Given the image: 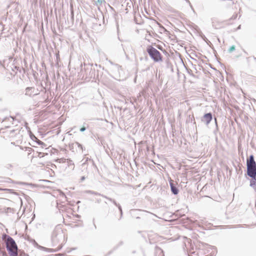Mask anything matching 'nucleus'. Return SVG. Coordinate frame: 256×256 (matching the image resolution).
Instances as JSON below:
<instances>
[{
  "label": "nucleus",
  "instance_id": "nucleus-15",
  "mask_svg": "<svg viewBox=\"0 0 256 256\" xmlns=\"http://www.w3.org/2000/svg\"><path fill=\"white\" fill-rule=\"evenodd\" d=\"M15 132V130H10V134H12V135L10 136H14V134Z\"/></svg>",
  "mask_w": 256,
  "mask_h": 256
},
{
  "label": "nucleus",
  "instance_id": "nucleus-19",
  "mask_svg": "<svg viewBox=\"0 0 256 256\" xmlns=\"http://www.w3.org/2000/svg\"><path fill=\"white\" fill-rule=\"evenodd\" d=\"M8 78H10V77L8 76Z\"/></svg>",
  "mask_w": 256,
  "mask_h": 256
},
{
  "label": "nucleus",
  "instance_id": "nucleus-21",
  "mask_svg": "<svg viewBox=\"0 0 256 256\" xmlns=\"http://www.w3.org/2000/svg\"><path fill=\"white\" fill-rule=\"evenodd\" d=\"M0 190H1V189L0 188Z\"/></svg>",
  "mask_w": 256,
  "mask_h": 256
},
{
  "label": "nucleus",
  "instance_id": "nucleus-13",
  "mask_svg": "<svg viewBox=\"0 0 256 256\" xmlns=\"http://www.w3.org/2000/svg\"><path fill=\"white\" fill-rule=\"evenodd\" d=\"M56 232H61L62 233V228L59 227V226H57L56 228H55V230H54V233Z\"/></svg>",
  "mask_w": 256,
  "mask_h": 256
},
{
  "label": "nucleus",
  "instance_id": "nucleus-5",
  "mask_svg": "<svg viewBox=\"0 0 256 256\" xmlns=\"http://www.w3.org/2000/svg\"><path fill=\"white\" fill-rule=\"evenodd\" d=\"M240 12L239 6L236 4H233L231 7L228 10V15L229 20H236L238 18Z\"/></svg>",
  "mask_w": 256,
  "mask_h": 256
},
{
  "label": "nucleus",
  "instance_id": "nucleus-16",
  "mask_svg": "<svg viewBox=\"0 0 256 256\" xmlns=\"http://www.w3.org/2000/svg\"><path fill=\"white\" fill-rule=\"evenodd\" d=\"M86 130V128L84 127H82L80 128V130L81 132H84V130Z\"/></svg>",
  "mask_w": 256,
  "mask_h": 256
},
{
  "label": "nucleus",
  "instance_id": "nucleus-18",
  "mask_svg": "<svg viewBox=\"0 0 256 256\" xmlns=\"http://www.w3.org/2000/svg\"><path fill=\"white\" fill-rule=\"evenodd\" d=\"M11 144H13V145H15V142H12Z\"/></svg>",
  "mask_w": 256,
  "mask_h": 256
},
{
  "label": "nucleus",
  "instance_id": "nucleus-4",
  "mask_svg": "<svg viewBox=\"0 0 256 256\" xmlns=\"http://www.w3.org/2000/svg\"><path fill=\"white\" fill-rule=\"evenodd\" d=\"M6 245L10 256H16V244L14 240L8 237L6 240Z\"/></svg>",
  "mask_w": 256,
  "mask_h": 256
},
{
  "label": "nucleus",
  "instance_id": "nucleus-12",
  "mask_svg": "<svg viewBox=\"0 0 256 256\" xmlns=\"http://www.w3.org/2000/svg\"><path fill=\"white\" fill-rule=\"evenodd\" d=\"M189 256H198V254L196 252H192L190 253Z\"/></svg>",
  "mask_w": 256,
  "mask_h": 256
},
{
  "label": "nucleus",
  "instance_id": "nucleus-10",
  "mask_svg": "<svg viewBox=\"0 0 256 256\" xmlns=\"http://www.w3.org/2000/svg\"><path fill=\"white\" fill-rule=\"evenodd\" d=\"M250 186L256 191V180L252 179L250 182Z\"/></svg>",
  "mask_w": 256,
  "mask_h": 256
},
{
  "label": "nucleus",
  "instance_id": "nucleus-20",
  "mask_svg": "<svg viewBox=\"0 0 256 256\" xmlns=\"http://www.w3.org/2000/svg\"><path fill=\"white\" fill-rule=\"evenodd\" d=\"M215 121L216 122V118H215Z\"/></svg>",
  "mask_w": 256,
  "mask_h": 256
},
{
  "label": "nucleus",
  "instance_id": "nucleus-1",
  "mask_svg": "<svg viewBox=\"0 0 256 256\" xmlns=\"http://www.w3.org/2000/svg\"><path fill=\"white\" fill-rule=\"evenodd\" d=\"M247 174L254 179L256 180V162L252 155L250 156L246 160Z\"/></svg>",
  "mask_w": 256,
  "mask_h": 256
},
{
  "label": "nucleus",
  "instance_id": "nucleus-3",
  "mask_svg": "<svg viewBox=\"0 0 256 256\" xmlns=\"http://www.w3.org/2000/svg\"><path fill=\"white\" fill-rule=\"evenodd\" d=\"M147 52L154 62H158L162 60L161 54L152 46H150L148 47Z\"/></svg>",
  "mask_w": 256,
  "mask_h": 256
},
{
  "label": "nucleus",
  "instance_id": "nucleus-11",
  "mask_svg": "<svg viewBox=\"0 0 256 256\" xmlns=\"http://www.w3.org/2000/svg\"><path fill=\"white\" fill-rule=\"evenodd\" d=\"M31 136V138H32V140H34V141L36 142H37L38 143V144H40V141L39 140H38V139L37 138H36L34 136V135H32V136Z\"/></svg>",
  "mask_w": 256,
  "mask_h": 256
},
{
  "label": "nucleus",
  "instance_id": "nucleus-8",
  "mask_svg": "<svg viewBox=\"0 0 256 256\" xmlns=\"http://www.w3.org/2000/svg\"><path fill=\"white\" fill-rule=\"evenodd\" d=\"M72 210V212L70 213V215H68V216L70 217V218L74 219V218H80V216L74 210H72V209H70Z\"/></svg>",
  "mask_w": 256,
  "mask_h": 256
},
{
  "label": "nucleus",
  "instance_id": "nucleus-6",
  "mask_svg": "<svg viewBox=\"0 0 256 256\" xmlns=\"http://www.w3.org/2000/svg\"><path fill=\"white\" fill-rule=\"evenodd\" d=\"M179 215V210L176 212V214L169 215V212H166L163 216V218L166 221H172L177 219Z\"/></svg>",
  "mask_w": 256,
  "mask_h": 256
},
{
  "label": "nucleus",
  "instance_id": "nucleus-14",
  "mask_svg": "<svg viewBox=\"0 0 256 256\" xmlns=\"http://www.w3.org/2000/svg\"><path fill=\"white\" fill-rule=\"evenodd\" d=\"M234 50H235V46H232L231 47H230V48H229L228 51H229V52H231L232 51H234Z\"/></svg>",
  "mask_w": 256,
  "mask_h": 256
},
{
  "label": "nucleus",
  "instance_id": "nucleus-7",
  "mask_svg": "<svg viewBox=\"0 0 256 256\" xmlns=\"http://www.w3.org/2000/svg\"><path fill=\"white\" fill-rule=\"evenodd\" d=\"M212 120V115L210 113H208L204 116V121L206 124H208Z\"/></svg>",
  "mask_w": 256,
  "mask_h": 256
},
{
  "label": "nucleus",
  "instance_id": "nucleus-9",
  "mask_svg": "<svg viewBox=\"0 0 256 256\" xmlns=\"http://www.w3.org/2000/svg\"><path fill=\"white\" fill-rule=\"evenodd\" d=\"M170 188H171V190L172 191V192L174 194H178V188L174 186V184H173V180H170Z\"/></svg>",
  "mask_w": 256,
  "mask_h": 256
},
{
  "label": "nucleus",
  "instance_id": "nucleus-2",
  "mask_svg": "<svg viewBox=\"0 0 256 256\" xmlns=\"http://www.w3.org/2000/svg\"><path fill=\"white\" fill-rule=\"evenodd\" d=\"M14 56V54L8 56V58H6L4 60V64H6V70L10 73L11 78L16 75V58Z\"/></svg>",
  "mask_w": 256,
  "mask_h": 256
},
{
  "label": "nucleus",
  "instance_id": "nucleus-17",
  "mask_svg": "<svg viewBox=\"0 0 256 256\" xmlns=\"http://www.w3.org/2000/svg\"><path fill=\"white\" fill-rule=\"evenodd\" d=\"M38 156L42 157L43 156V154H42V153H40L39 154H38Z\"/></svg>",
  "mask_w": 256,
  "mask_h": 256
}]
</instances>
